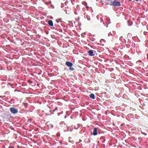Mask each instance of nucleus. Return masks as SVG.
<instances>
[{
	"label": "nucleus",
	"mask_w": 148,
	"mask_h": 148,
	"mask_svg": "<svg viewBox=\"0 0 148 148\" xmlns=\"http://www.w3.org/2000/svg\"><path fill=\"white\" fill-rule=\"evenodd\" d=\"M110 5L114 6H119L121 5V3L117 0H114L110 2Z\"/></svg>",
	"instance_id": "1"
},
{
	"label": "nucleus",
	"mask_w": 148,
	"mask_h": 148,
	"mask_svg": "<svg viewBox=\"0 0 148 148\" xmlns=\"http://www.w3.org/2000/svg\"><path fill=\"white\" fill-rule=\"evenodd\" d=\"M10 110L11 112L13 114H15L18 112V109H16L14 107L10 108Z\"/></svg>",
	"instance_id": "2"
},
{
	"label": "nucleus",
	"mask_w": 148,
	"mask_h": 148,
	"mask_svg": "<svg viewBox=\"0 0 148 148\" xmlns=\"http://www.w3.org/2000/svg\"><path fill=\"white\" fill-rule=\"evenodd\" d=\"M89 55L91 56H95V54L93 53L92 50H90L88 51Z\"/></svg>",
	"instance_id": "3"
},
{
	"label": "nucleus",
	"mask_w": 148,
	"mask_h": 148,
	"mask_svg": "<svg viewBox=\"0 0 148 148\" xmlns=\"http://www.w3.org/2000/svg\"><path fill=\"white\" fill-rule=\"evenodd\" d=\"M92 134L94 136L96 135L97 134V129L96 128H95L94 129L93 132Z\"/></svg>",
	"instance_id": "4"
},
{
	"label": "nucleus",
	"mask_w": 148,
	"mask_h": 148,
	"mask_svg": "<svg viewBox=\"0 0 148 148\" xmlns=\"http://www.w3.org/2000/svg\"><path fill=\"white\" fill-rule=\"evenodd\" d=\"M66 64L68 66L71 67L73 65V64L72 63L70 62H66Z\"/></svg>",
	"instance_id": "5"
},
{
	"label": "nucleus",
	"mask_w": 148,
	"mask_h": 148,
	"mask_svg": "<svg viewBox=\"0 0 148 148\" xmlns=\"http://www.w3.org/2000/svg\"><path fill=\"white\" fill-rule=\"evenodd\" d=\"M48 23L50 26H53V21L51 20H49L48 22Z\"/></svg>",
	"instance_id": "6"
},
{
	"label": "nucleus",
	"mask_w": 148,
	"mask_h": 148,
	"mask_svg": "<svg viewBox=\"0 0 148 148\" xmlns=\"http://www.w3.org/2000/svg\"><path fill=\"white\" fill-rule=\"evenodd\" d=\"M90 97L92 99H95V96L94 94L92 93L90 94L89 95Z\"/></svg>",
	"instance_id": "7"
},
{
	"label": "nucleus",
	"mask_w": 148,
	"mask_h": 148,
	"mask_svg": "<svg viewBox=\"0 0 148 148\" xmlns=\"http://www.w3.org/2000/svg\"><path fill=\"white\" fill-rule=\"evenodd\" d=\"M69 69L71 71H73L74 70V69L72 67V66H71L70 67Z\"/></svg>",
	"instance_id": "8"
},
{
	"label": "nucleus",
	"mask_w": 148,
	"mask_h": 148,
	"mask_svg": "<svg viewBox=\"0 0 148 148\" xmlns=\"http://www.w3.org/2000/svg\"><path fill=\"white\" fill-rule=\"evenodd\" d=\"M8 148H14V147H9Z\"/></svg>",
	"instance_id": "9"
},
{
	"label": "nucleus",
	"mask_w": 148,
	"mask_h": 148,
	"mask_svg": "<svg viewBox=\"0 0 148 148\" xmlns=\"http://www.w3.org/2000/svg\"><path fill=\"white\" fill-rule=\"evenodd\" d=\"M1 148H6V147H5L4 146H3Z\"/></svg>",
	"instance_id": "10"
},
{
	"label": "nucleus",
	"mask_w": 148,
	"mask_h": 148,
	"mask_svg": "<svg viewBox=\"0 0 148 148\" xmlns=\"http://www.w3.org/2000/svg\"><path fill=\"white\" fill-rule=\"evenodd\" d=\"M147 59H148V54H147Z\"/></svg>",
	"instance_id": "11"
},
{
	"label": "nucleus",
	"mask_w": 148,
	"mask_h": 148,
	"mask_svg": "<svg viewBox=\"0 0 148 148\" xmlns=\"http://www.w3.org/2000/svg\"><path fill=\"white\" fill-rule=\"evenodd\" d=\"M57 23H58L59 22V21H57Z\"/></svg>",
	"instance_id": "12"
},
{
	"label": "nucleus",
	"mask_w": 148,
	"mask_h": 148,
	"mask_svg": "<svg viewBox=\"0 0 148 148\" xmlns=\"http://www.w3.org/2000/svg\"><path fill=\"white\" fill-rule=\"evenodd\" d=\"M129 0V1H131L132 0Z\"/></svg>",
	"instance_id": "13"
}]
</instances>
